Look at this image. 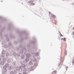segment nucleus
<instances>
[{
  "label": "nucleus",
  "instance_id": "nucleus-1",
  "mask_svg": "<svg viewBox=\"0 0 74 74\" xmlns=\"http://www.w3.org/2000/svg\"><path fill=\"white\" fill-rule=\"evenodd\" d=\"M57 71H56V70H55L53 72L52 74H56V73H57Z\"/></svg>",
  "mask_w": 74,
  "mask_h": 74
},
{
  "label": "nucleus",
  "instance_id": "nucleus-2",
  "mask_svg": "<svg viewBox=\"0 0 74 74\" xmlns=\"http://www.w3.org/2000/svg\"><path fill=\"white\" fill-rule=\"evenodd\" d=\"M51 17H52L53 18H56V16L55 15H54L53 14H51Z\"/></svg>",
  "mask_w": 74,
  "mask_h": 74
},
{
  "label": "nucleus",
  "instance_id": "nucleus-3",
  "mask_svg": "<svg viewBox=\"0 0 74 74\" xmlns=\"http://www.w3.org/2000/svg\"><path fill=\"white\" fill-rule=\"evenodd\" d=\"M1 63L2 65H3L4 64V61H1Z\"/></svg>",
  "mask_w": 74,
  "mask_h": 74
},
{
  "label": "nucleus",
  "instance_id": "nucleus-4",
  "mask_svg": "<svg viewBox=\"0 0 74 74\" xmlns=\"http://www.w3.org/2000/svg\"><path fill=\"white\" fill-rule=\"evenodd\" d=\"M29 64L30 65H32V64H33V63H32V62L30 61L29 62Z\"/></svg>",
  "mask_w": 74,
  "mask_h": 74
},
{
  "label": "nucleus",
  "instance_id": "nucleus-5",
  "mask_svg": "<svg viewBox=\"0 0 74 74\" xmlns=\"http://www.w3.org/2000/svg\"><path fill=\"white\" fill-rule=\"evenodd\" d=\"M7 62L8 63H9L10 62V59H8L7 60Z\"/></svg>",
  "mask_w": 74,
  "mask_h": 74
},
{
  "label": "nucleus",
  "instance_id": "nucleus-6",
  "mask_svg": "<svg viewBox=\"0 0 74 74\" xmlns=\"http://www.w3.org/2000/svg\"><path fill=\"white\" fill-rule=\"evenodd\" d=\"M5 61H6V60H5V59L4 58L3 60V61L4 62H5Z\"/></svg>",
  "mask_w": 74,
  "mask_h": 74
},
{
  "label": "nucleus",
  "instance_id": "nucleus-7",
  "mask_svg": "<svg viewBox=\"0 0 74 74\" xmlns=\"http://www.w3.org/2000/svg\"><path fill=\"white\" fill-rule=\"evenodd\" d=\"M63 40L64 41H66V38H64V39H63Z\"/></svg>",
  "mask_w": 74,
  "mask_h": 74
},
{
  "label": "nucleus",
  "instance_id": "nucleus-8",
  "mask_svg": "<svg viewBox=\"0 0 74 74\" xmlns=\"http://www.w3.org/2000/svg\"><path fill=\"white\" fill-rule=\"evenodd\" d=\"M65 55H67V51H65Z\"/></svg>",
  "mask_w": 74,
  "mask_h": 74
},
{
  "label": "nucleus",
  "instance_id": "nucleus-9",
  "mask_svg": "<svg viewBox=\"0 0 74 74\" xmlns=\"http://www.w3.org/2000/svg\"><path fill=\"white\" fill-rule=\"evenodd\" d=\"M10 74H14V72H10Z\"/></svg>",
  "mask_w": 74,
  "mask_h": 74
},
{
  "label": "nucleus",
  "instance_id": "nucleus-10",
  "mask_svg": "<svg viewBox=\"0 0 74 74\" xmlns=\"http://www.w3.org/2000/svg\"><path fill=\"white\" fill-rule=\"evenodd\" d=\"M23 74H27L25 72H24Z\"/></svg>",
  "mask_w": 74,
  "mask_h": 74
},
{
  "label": "nucleus",
  "instance_id": "nucleus-11",
  "mask_svg": "<svg viewBox=\"0 0 74 74\" xmlns=\"http://www.w3.org/2000/svg\"><path fill=\"white\" fill-rule=\"evenodd\" d=\"M72 34H73V35H74V32H73Z\"/></svg>",
  "mask_w": 74,
  "mask_h": 74
},
{
  "label": "nucleus",
  "instance_id": "nucleus-12",
  "mask_svg": "<svg viewBox=\"0 0 74 74\" xmlns=\"http://www.w3.org/2000/svg\"><path fill=\"white\" fill-rule=\"evenodd\" d=\"M60 36H61V37H62V36H63V35H62L61 34V35Z\"/></svg>",
  "mask_w": 74,
  "mask_h": 74
},
{
  "label": "nucleus",
  "instance_id": "nucleus-13",
  "mask_svg": "<svg viewBox=\"0 0 74 74\" xmlns=\"http://www.w3.org/2000/svg\"><path fill=\"white\" fill-rule=\"evenodd\" d=\"M63 38H61V40H63Z\"/></svg>",
  "mask_w": 74,
  "mask_h": 74
},
{
  "label": "nucleus",
  "instance_id": "nucleus-14",
  "mask_svg": "<svg viewBox=\"0 0 74 74\" xmlns=\"http://www.w3.org/2000/svg\"><path fill=\"white\" fill-rule=\"evenodd\" d=\"M73 30H74V27H73Z\"/></svg>",
  "mask_w": 74,
  "mask_h": 74
},
{
  "label": "nucleus",
  "instance_id": "nucleus-15",
  "mask_svg": "<svg viewBox=\"0 0 74 74\" xmlns=\"http://www.w3.org/2000/svg\"><path fill=\"white\" fill-rule=\"evenodd\" d=\"M1 61V59L0 58V62Z\"/></svg>",
  "mask_w": 74,
  "mask_h": 74
},
{
  "label": "nucleus",
  "instance_id": "nucleus-16",
  "mask_svg": "<svg viewBox=\"0 0 74 74\" xmlns=\"http://www.w3.org/2000/svg\"><path fill=\"white\" fill-rule=\"evenodd\" d=\"M3 69H4V67H3Z\"/></svg>",
  "mask_w": 74,
  "mask_h": 74
},
{
  "label": "nucleus",
  "instance_id": "nucleus-17",
  "mask_svg": "<svg viewBox=\"0 0 74 74\" xmlns=\"http://www.w3.org/2000/svg\"><path fill=\"white\" fill-rule=\"evenodd\" d=\"M19 74H21V73H19Z\"/></svg>",
  "mask_w": 74,
  "mask_h": 74
},
{
  "label": "nucleus",
  "instance_id": "nucleus-18",
  "mask_svg": "<svg viewBox=\"0 0 74 74\" xmlns=\"http://www.w3.org/2000/svg\"><path fill=\"white\" fill-rule=\"evenodd\" d=\"M24 66H25V65Z\"/></svg>",
  "mask_w": 74,
  "mask_h": 74
},
{
  "label": "nucleus",
  "instance_id": "nucleus-19",
  "mask_svg": "<svg viewBox=\"0 0 74 74\" xmlns=\"http://www.w3.org/2000/svg\"><path fill=\"white\" fill-rule=\"evenodd\" d=\"M26 61H27V60H26Z\"/></svg>",
  "mask_w": 74,
  "mask_h": 74
}]
</instances>
